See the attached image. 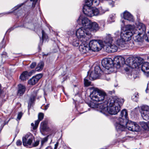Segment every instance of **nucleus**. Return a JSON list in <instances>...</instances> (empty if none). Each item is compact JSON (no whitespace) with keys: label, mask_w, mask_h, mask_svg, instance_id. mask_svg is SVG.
Listing matches in <instances>:
<instances>
[{"label":"nucleus","mask_w":149,"mask_h":149,"mask_svg":"<svg viewBox=\"0 0 149 149\" xmlns=\"http://www.w3.org/2000/svg\"><path fill=\"white\" fill-rule=\"evenodd\" d=\"M115 92V91L114 90L112 91H109V94H112L113 93H114Z\"/></svg>","instance_id":"obj_48"},{"label":"nucleus","mask_w":149,"mask_h":149,"mask_svg":"<svg viewBox=\"0 0 149 149\" xmlns=\"http://www.w3.org/2000/svg\"><path fill=\"white\" fill-rule=\"evenodd\" d=\"M40 120L38 119L35 122V127H33V130H35L37 127Z\"/></svg>","instance_id":"obj_32"},{"label":"nucleus","mask_w":149,"mask_h":149,"mask_svg":"<svg viewBox=\"0 0 149 149\" xmlns=\"http://www.w3.org/2000/svg\"><path fill=\"white\" fill-rule=\"evenodd\" d=\"M18 86V95L19 96H21L24 93L26 89V87L21 84H19Z\"/></svg>","instance_id":"obj_22"},{"label":"nucleus","mask_w":149,"mask_h":149,"mask_svg":"<svg viewBox=\"0 0 149 149\" xmlns=\"http://www.w3.org/2000/svg\"><path fill=\"white\" fill-rule=\"evenodd\" d=\"M109 3L111 7L114 6V3L111 0H109Z\"/></svg>","instance_id":"obj_36"},{"label":"nucleus","mask_w":149,"mask_h":149,"mask_svg":"<svg viewBox=\"0 0 149 149\" xmlns=\"http://www.w3.org/2000/svg\"><path fill=\"white\" fill-rule=\"evenodd\" d=\"M33 71L28 72L27 71L23 72L20 76V79L22 81H25L28 79L29 77L31 76Z\"/></svg>","instance_id":"obj_19"},{"label":"nucleus","mask_w":149,"mask_h":149,"mask_svg":"<svg viewBox=\"0 0 149 149\" xmlns=\"http://www.w3.org/2000/svg\"><path fill=\"white\" fill-rule=\"evenodd\" d=\"M46 149H52V148H51V146H48L47 147Z\"/></svg>","instance_id":"obj_52"},{"label":"nucleus","mask_w":149,"mask_h":149,"mask_svg":"<svg viewBox=\"0 0 149 149\" xmlns=\"http://www.w3.org/2000/svg\"><path fill=\"white\" fill-rule=\"evenodd\" d=\"M137 26V27L136 28L134 26V29L132 30L133 33V38L136 42H141L143 39L140 36L145 32L146 27L144 24L141 23Z\"/></svg>","instance_id":"obj_5"},{"label":"nucleus","mask_w":149,"mask_h":149,"mask_svg":"<svg viewBox=\"0 0 149 149\" xmlns=\"http://www.w3.org/2000/svg\"><path fill=\"white\" fill-rule=\"evenodd\" d=\"M147 38L148 41H149V32L148 33V35H147Z\"/></svg>","instance_id":"obj_53"},{"label":"nucleus","mask_w":149,"mask_h":149,"mask_svg":"<svg viewBox=\"0 0 149 149\" xmlns=\"http://www.w3.org/2000/svg\"><path fill=\"white\" fill-rule=\"evenodd\" d=\"M121 33L119 31H116L114 33V38H119L120 36V34Z\"/></svg>","instance_id":"obj_28"},{"label":"nucleus","mask_w":149,"mask_h":149,"mask_svg":"<svg viewBox=\"0 0 149 149\" xmlns=\"http://www.w3.org/2000/svg\"><path fill=\"white\" fill-rule=\"evenodd\" d=\"M89 45L91 52L99 51L104 47V44L101 40H93L90 41Z\"/></svg>","instance_id":"obj_9"},{"label":"nucleus","mask_w":149,"mask_h":149,"mask_svg":"<svg viewBox=\"0 0 149 149\" xmlns=\"http://www.w3.org/2000/svg\"><path fill=\"white\" fill-rule=\"evenodd\" d=\"M91 6L86 4L84 6L83 11L84 14L89 17L98 15L99 13L98 10L96 8L91 7Z\"/></svg>","instance_id":"obj_8"},{"label":"nucleus","mask_w":149,"mask_h":149,"mask_svg":"<svg viewBox=\"0 0 149 149\" xmlns=\"http://www.w3.org/2000/svg\"><path fill=\"white\" fill-rule=\"evenodd\" d=\"M103 73V71H101L100 67L97 66L95 67L94 70L91 73L89 79L91 80L96 79L99 78Z\"/></svg>","instance_id":"obj_10"},{"label":"nucleus","mask_w":149,"mask_h":149,"mask_svg":"<svg viewBox=\"0 0 149 149\" xmlns=\"http://www.w3.org/2000/svg\"><path fill=\"white\" fill-rule=\"evenodd\" d=\"M12 13V12H8V13H7V14H10V13Z\"/></svg>","instance_id":"obj_55"},{"label":"nucleus","mask_w":149,"mask_h":149,"mask_svg":"<svg viewBox=\"0 0 149 149\" xmlns=\"http://www.w3.org/2000/svg\"><path fill=\"white\" fill-rule=\"evenodd\" d=\"M137 58L130 57L127 59V62L128 63L130 67L135 68L140 65V63L137 62Z\"/></svg>","instance_id":"obj_13"},{"label":"nucleus","mask_w":149,"mask_h":149,"mask_svg":"<svg viewBox=\"0 0 149 149\" xmlns=\"http://www.w3.org/2000/svg\"><path fill=\"white\" fill-rule=\"evenodd\" d=\"M109 10L108 9H106V10H104V9H102V11L103 13H105L106 11H108Z\"/></svg>","instance_id":"obj_44"},{"label":"nucleus","mask_w":149,"mask_h":149,"mask_svg":"<svg viewBox=\"0 0 149 149\" xmlns=\"http://www.w3.org/2000/svg\"><path fill=\"white\" fill-rule=\"evenodd\" d=\"M38 90H33L31 93L30 99L28 102L29 109L31 106L32 103L35 100V98L37 95Z\"/></svg>","instance_id":"obj_15"},{"label":"nucleus","mask_w":149,"mask_h":149,"mask_svg":"<svg viewBox=\"0 0 149 149\" xmlns=\"http://www.w3.org/2000/svg\"><path fill=\"white\" fill-rule=\"evenodd\" d=\"M72 45L75 46H77L79 45V43L77 42H72Z\"/></svg>","instance_id":"obj_41"},{"label":"nucleus","mask_w":149,"mask_h":149,"mask_svg":"<svg viewBox=\"0 0 149 149\" xmlns=\"http://www.w3.org/2000/svg\"><path fill=\"white\" fill-rule=\"evenodd\" d=\"M121 21L123 23V24H125L124 21L123 20H121Z\"/></svg>","instance_id":"obj_54"},{"label":"nucleus","mask_w":149,"mask_h":149,"mask_svg":"<svg viewBox=\"0 0 149 149\" xmlns=\"http://www.w3.org/2000/svg\"><path fill=\"white\" fill-rule=\"evenodd\" d=\"M77 21L81 22L83 26L78 29L76 33L78 39L86 41L92 32H95L97 31L100 27L98 24L95 22H92L88 18L81 16Z\"/></svg>","instance_id":"obj_2"},{"label":"nucleus","mask_w":149,"mask_h":149,"mask_svg":"<svg viewBox=\"0 0 149 149\" xmlns=\"http://www.w3.org/2000/svg\"><path fill=\"white\" fill-rule=\"evenodd\" d=\"M42 40L43 41L45 39H47V36L44 32L43 30L42 31Z\"/></svg>","instance_id":"obj_33"},{"label":"nucleus","mask_w":149,"mask_h":149,"mask_svg":"<svg viewBox=\"0 0 149 149\" xmlns=\"http://www.w3.org/2000/svg\"><path fill=\"white\" fill-rule=\"evenodd\" d=\"M113 41V39L111 35L110 34H107L104 42H103L104 44V46H106V45H110V44L112 43Z\"/></svg>","instance_id":"obj_18"},{"label":"nucleus","mask_w":149,"mask_h":149,"mask_svg":"<svg viewBox=\"0 0 149 149\" xmlns=\"http://www.w3.org/2000/svg\"><path fill=\"white\" fill-rule=\"evenodd\" d=\"M113 59L114 61L110 58L103 59L101 62L102 65L106 69L109 70L110 72H113L115 68L114 67L115 65H117V68H119L122 65L125 63L124 58L121 56L115 57Z\"/></svg>","instance_id":"obj_3"},{"label":"nucleus","mask_w":149,"mask_h":149,"mask_svg":"<svg viewBox=\"0 0 149 149\" xmlns=\"http://www.w3.org/2000/svg\"><path fill=\"white\" fill-rule=\"evenodd\" d=\"M39 144V141H37L35 142L33 144V146L36 147Z\"/></svg>","instance_id":"obj_40"},{"label":"nucleus","mask_w":149,"mask_h":149,"mask_svg":"<svg viewBox=\"0 0 149 149\" xmlns=\"http://www.w3.org/2000/svg\"><path fill=\"white\" fill-rule=\"evenodd\" d=\"M94 2V3H95V5H98L99 3V1L98 0H94L93 2Z\"/></svg>","instance_id":"obj_42"},{"label":"nucleus","mask_w":149,"mask_h":149,"mask_svg":"<svg viewBox=\"0 0 149 149\" xmlns=\"http://www.w3.org/2000/svg\"><path fill=\"white\" fill-rule=\"evenodd\" d=\"M84 84L85 86H88L90 85L91 82L85 78L84 79Z\"/></svg>","instance_id":"obj_29"},{"label":"nucleus","mask_w":149,"mask_h":149,"mask_svg":"<svg viewBox=\"0 0 149 149\" xmlns=\"http://www.w3.org/2000/svg\"><path fill=\"white\" fill-rule=\"evenodd\" d=\"M120 116L121 117H120L117 119H117L119 118H122L123 120H128V117H127V111L125 109H123L122 110L120 113Z\"/></svg>","instance_id":"obj_24"},{"label":"nucleus","mask_w":149,"mask_h":149,"mask_svg":"<svg viewBox=\"0 0 149 149\" xmlns=\"http://www.w3.org/2000/svg\"><path fill=\"white\" fill-rule=\"evenodd\" d=\"M106 95V94L104 91L95 88H94L90 94V97L93 101L99 102L103 101Z\"/></svg>","instance_id":"obj_6"},{"label":"nucleus","mask_w":149,"mask_h":149,"mask_svg":"<svg viewBox=\"0 0 149 149\" xmlns=\"http://www.w3.org/2000/svg\"><path fill=\"white\" fill-rule=\"evenodd\" d=\"M42 77V75L40 74L33 77L28 81V83L29 84L32 85L35 84Z\"/></svg>","instance_id":"obj_14"},{"label":"nucleus","mask_w":149,"mask_h":149,"mask_svg":"<svg viewBox=\"0 0 149 149\" xmlns=\"http://www.w3.org/2000/svg\"><path fill=\"white\" fill-rule=\"evenodd\" d=\"M124 102V100L116 97H109L107 101L97 104L91 102L90 106L91 108L96 107L100 111L105 115L108 114L116 115L120 111L121 106Z\"/></svg>","instance_id":"obj_1"},{"label":"nucleus","mask_w":149,"mask_h":149,"mask_svg":"<svg viewBox=\"0 0 149 149\" xmlns=\"http://www.w3.org/2000/svg\"><path fill=\"white\" fill-rule=\"evenodd\" d=\"M94 0H85L86 4L89 5H92L93 3Z\"/></svg>","instance_id":"obj_30"},{"label":"nucleus","mask_w":149,"mask_h":149,"mask_svg":"<svg viewBox=\"0 0 149 149\" xmlns=\"http://www.w3.org/2000/svg\"><path fill=\"white\" fill-rule=\"evenodd\" d=\"M141 70L146 76L148 77L149 76V63H144L142 65Z\"/></svg>","instance_id":"obj_16"},{"label":"nucleus","mask_w":149,"mask_h":149,"mask_svg":"<svg viewBox=\"0 0 149 149\" xmlns=\"http://www.w3.org/2000/svg\"><path fill=\"white\" fill-rule=\"evenodd\" d=\"M138 93L137 92H135L132 96V98L133 99L135 98H137L138 97Z\"/></svg>","instance_id":"obj_34"},{"label":"nucleus","mask_w":149,"mask_h":149,"mask_svg":"<svg viewBox=\"0 0 149 149\" xmlns=\"http://www.w3.org/2000/svg\"><path fill=\"white\" fill-rule=\"evenodd\" d=\"M44 114L42 113H39L38 115V119L39 120H41L43 118Z\"/></svg>","instance_id":"obj_31"},{"label":"nucleus","mask_w":149,"mask_h":149,"mask_svg":"<svg viewBox=\"0 0 149 149\" xmlns=\"http://www.w3.org/2000/svg\"><path fill=\"white\" fill-rule=\"evenodd\" d=\"M126 42L123 39L121 38L120 37L118 38L116 41V44L121 47H124V45L126 43Z\"/></svg>","instance_id":"obj_23"},{"label":"nucleus","mask_w":149,"mask_h":149,"mask_svg":"<svg viewBox=\"0 0 149 149\" xmlns=\"http://www.w3.org/2000/svg\"><path fill=\"white\" fill-rule=\"evenodd\" d=\"M36 63L35 62H33L31 65L30 67L31 68H33L36 66Z\"/></svg>","instance_id":"obj_39"},{"label":"nucleus","mask_w":149,"mask_h":149,"mask_svg":"<svg viewBox=\"0 0 149 149\" xmlns=\"http://www.w3.org/2000/svg\"><path fill=\"white\" fill-rule=\"evenodd\" d=\"M139 126L138 125L134 122L132 126V130H131V131H138L139 130Z\"/></svg>","instance_id":"obj_25"},{"label":"nucleus","mask_w":149,"mask_h":149,"mask_svg":"<svg viewBox=\"0 0 149 149\" xmlns=\"http://www.w3.org/2000/svg\"><path fill=\"white\" fill-rule=\"evenodd\" d=\"M106 50L109 53H113L116 52L118 49L117 47L114 44H110L109 45L105 46Z\"/></svg>","instance_id":"obj_17"},{"label":"nucleus","mask_w":149,"mask_h":149,"mask_svg":"<svg viewBox=\"0 0 149 149\" xmlns=\"http://www.w3.org/2000/svg\"><path fill=\"white\" fill-rule=\"evenodd\" d=\"M58 143H56L55 144V147L54 148V149H56L57 148V146H58Z\"/></svg>","instance_id":"obj_47"},{"label":"nucleus","mask_w":149,"mask_h":149,"mask_svg":"<svg viewBox=\"0 0 149 149\" xmlns=\"http://www.w3.org/2000/svg\"><path fill=\"white\" fill-rule=\"evenodd\" d=\"M140 125L145 130H147L149 128L148 124L146 122L143 121L141 122Z\"/></svg>","instance_id":"obj_27"},{"label":"nucleus","mask_w":149,"mask_h":149,"mask_svg":"<svg viewBox=\"0 0 149 149\" xmlns=\"http://www.w3.org/2000/svg\"><path fill=\"white\" fill-rule=\"evenodd\" d=\"M41 124L42 125H43L45 127V122H42L41 123Z\"/></svg>","instance_id":"obj_49"},{"label":"nucleus","mask_w":149,"mask_h":149,"mask_svg":"<svg viewBox=\"0 0 149 149\" xmlns=\"http://www.w3.org/2000/svg\"><path fill=\"white\" fill-rule=\"evenodd\" d=\"M31 126L33 127H33H35V125H34V124L33 123H32L31 124Z\"/></svg>","instance_id":"obj_51"},{"label":"nucleus","mask_w":149,"mask_h":149,"mask_svg":"<svg viewBox=\"0 0 149 149\" xmlns=\"http://www.w3.org/2000/svg\"><path fill=\"white\" fill-rule=\"evenodd\" d=\"M140 113L144 120L149 119V107L148 106L143 105L141 107Z\"/></svg>","instance_id":"obj_11"},{"label":"nucleus","mask_w":149,"mask_h":149,"mask_svg":"<svg viewBox=\"0 0 149 149\" xmlns=\"http://www.w3.org/2000/svg\"><path fill=\"white\" fill-rule=\"evenodd\" d=\"M46 141H47V140L46 139H42L41 141L42 144V145Z\"/></svg>","instance_id":"obj_43"},{"label":"nucleus","mask_w":149,"mask_h":149,"mask_svg":"<svg viewBox=\"0 0 149 149\" xmlns=\"http://www.w3.org/2000/svg\"><path fill=\"white\" fill-rule=\"evenodd\" d=\"M31 1H33V4H34V2H35L36 1H37V0H30ZM35 3H34V6L33 7H35Z\"/></svg>","instance_id":"obj_50"},{"label":"nucleus","mask_w":149,"mask_h":149,"mask_svg":"<svg viewBox=\"0 0 149 149\" xmlns=\"http://www.w3.org/2000/svg\"><path fill=\"white\" fill-rule=\"evenodd\" d=\"M44 64L43 62L41 61L40 62L38 65L36 70V71H39L42 70L44 67Z\"/></svg>","instance_id":"obj_26"},{"label":"nucleus","mask_w":149,"mask_h":149,"mask_svg":"<svg viewBox=\"0 0 149 149\" xmlns=\"http://www.w3.org/2000/svg\"><path fill=\"white\" fill-rule=\"evenodd\" d=\"M126 30L121 33L120 34L121 38L124 39L126 42L130 40L133 36V33L132 30L134 29V26L131 25H127L125 26Z\"/></svg>","instance_id":"obj_7"},{"label":"nucleus","mask_w":149,"mask_h":149,"mask_svg":"<svg viewBox=\"0 0 149 149\" xmlns=\"http://www.w3.org/2000/svg\"><path fill=\"white\" fill-rule=\"evenodd\" d=\"M82 42L79 46V48L80 51L82 54L86 53L88 52H90L91 51L89 44L86 42L88 39L86 41H84L79 39Z\"/></svg>","instance_id":"obj_12"},{"label":"nucleus","mask_w":149,"mask_h":149,"mask_svg":"<svg viewBox=\"0 0 149 149\" xmlns=\"http://www.w3.org/2000/svg\"><path fill=\"white\" fill-rule=\"evenodd\" d=\"M22 140L23 144L24 146H26L27 144L30 145L32 142L33 138L26 135L23 137Z\"/></svg>","instance_id":"obj_20"},{"label":"nucleus","mask_w":149,"mask_h":149,"mask_svg":"<svg viewBox=\"0 0 149 149\" xmlns=\"http://www.w3.org/2000/svg\"><path fill=\"white\" fill-rule=\"evenodd\" d=\"M23 4H24V3H21V4L17 5L15 7L13 8V10H14L17 9L19 8H20L23 5Z\"/></svg>","instance_id":"obj_35"},{"label":"nucleus","mask_w":149,"mask_h":149,"mask_svg":"<svg viewBox=\"0 0 149 149\" xmlns=\"http://www.w3.org/2000/svg\"><path fill=\"white\" fill-rule=\"evenodd\" d=\"M22 113L19 112V113L18 115L17 116V118L19 120L21 119V118L22 116Z\"/></svg>","instance_id":"obj_37"},{"label":"nucleus","mask_w":149,"mask_h":149,"mask_svg":"<svg viewBox=\"0 0 149 149\" xmlns=\"http://www.w3.org/2000/svg\"><path fill=\"white\" fill-rule=\"evenodd\" d=\"M134 123L131 121H128L127 119L123 120L120 118L116 120L114 125L117 131L120 132L125 131L126 128L131 131Z\"/></svg>","instance_id":"obj_4"},{"label":"nucleus","mask_w":149,"mask_h":149,"mask_svg":"<svg viewBox=\"0 0 149 149\" xmlns=\"http://www.w3.org/2000/svg\"><path fill=\"white\" fill-rule=\"evenodd\" d=\"M130 68L129 67H127L125 68V71L127 72L129 71L130 70Z\"/></svg>","instance_id":"obj_46"},{"label":"nucleus","mask_w":149,"mask_h":149,"mask_svg":"<svg viewBox=\"0 0 149 149\" xmlns=\"http://www.w3.org/2000/svg\"><path fill=\"white\" fill-rule=\"evenodd\" d=\"M123 17L125 19L129 22H133L134 21L133 16L128 12L125 11L123 13Z\"/></svg>","instance_id":"obj_21"},{"label":"nucleus","mask_w":149,"mask_h":149,"mask_svg":"<svg viewBox=\"0 0 149 149\" xmlns=\"http://www.w3.org/2000/svg\"><path fill=\"white\" fill-rule=\"evenodd\" d=\"M49 104H47L45 106V110H46L48 109V108L49 107Z\"/></svg>","instance_id":"obj_45"},{"label":"nucleus","mask_w":149,"mask_h":149,"mask_svg":"<svg viewBox=\"0 0 149 149\" xmlns=\"http://www.w3.org/2000/svg\"><path fill=\"white\" fill-rule=\"evenodd\" d=\"M16 144L17 146H19L22 145V142L19 140H18L17 141Z\"/></svg>","instance_id":"obj_38"}]
</instances>
